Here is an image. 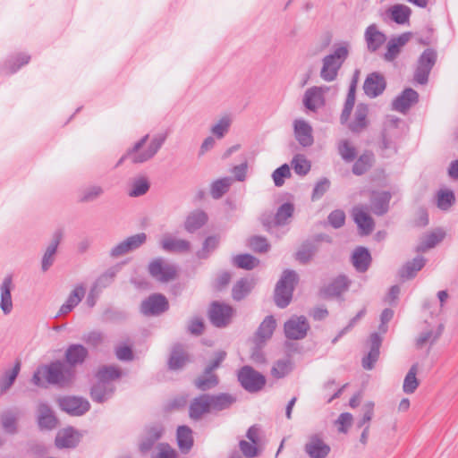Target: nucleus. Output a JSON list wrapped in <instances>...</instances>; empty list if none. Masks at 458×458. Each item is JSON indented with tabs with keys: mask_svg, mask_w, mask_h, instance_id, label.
Here are the masks:
<instances>
[{
	"mask_svg": "<svg viewBox=\"0 0 458 458\" xmlns=\"http://www.w3.org/2000/svg\"><path fill=\"white\" fill-rule=\"evenodd\" d=\"M76 369L64 361L55 360L47 365L39 366L33 374L32 383L39 387L48 385L59 387L71 386L75 379Z\"/></svg>",
	"mask_w": 458,
	"mask_h": 458,
	"instance_id": "nucleus-1",
	"label": "nucleus"
},
{
	"mask_svg": "<svg viewBox=\"0 0 458 458\" xmlns=\"http://www.w3.org/2000/svg\"><path fill=\"white\" fill-rule=\"evenodd\" d=\"M149 135L146 134L139 141H137L132 148L127 150V152L120 158L117 165H121L125 159H130L133 164H142L150 160L161 148L166 140L165 134H158L154 136L148 148L141 150L148 140Z\"/></svg>",
	"mask_w": 458,
	"mask_h": 458,
	"instance_id": "nucleus-2",
	"label": "nucleus"
},
{
	"mask_svg": "<svg viewBox=\"0 0 458 458\" xmlns=\"http://www.w3.org/2000/svg\"><path fill=\"white\" fill-rule=\"evenodd\" d=\"M350 48L351 45L348 41L335 44L333 52L322 59L320 70L322 80L331 82L337 78L339 70L349 56Z\"/></svg>",
	"mask_w": 458,
	"mask_h": 458,
	"instance_id": "nucleus-3",
	"label": "nucleus"
},
{
	"mask_svg": "<svg viewBox=\"0 0 458 458\" xmlns=\"http://www.w3.org/2000/svg\"><path fill=\"white\" fill-rule=\"evenodd\" d=\"M297 282L298 275L295 271L286 269L283 272L275 289L274 300L277 307L284 309L289 305Z\"/></svg>",
	"mask_w": 458,
	"mask_h": 458,
	"instance_id": "nucleus-4",
	"label": "nucleus"
},
{
	"mask_svg": "<svg viewBox=\"0 0 458 458\" xmlns=\"http://www.w3.org/2000/svg\"><path fill=\"white\" fill-rule=\"evenodd\" d=\"M241 386L250 393L260 391L266 385V377L250 366H243L238 372Z\"/></svg>",
	"mask_w": 458,
	"mask_h": 458,
	"instance_id": "nucleus-5",
	"label": "nucleus"
},
{
	"mask_svg": "<svg viewBox=\"0 0 458 458\" xmlns=\"http://www.w3.org/2000/svg\"><path fill=\"white\" fill-rule=\"evenodd\" d=\"M149 275L158 282L167 283L175 279L177 268L162 258L153 259L148 267Z\"/></svg>",
	"mask_w": 458,
	"mask_h": 458,
	"instance_id": "nucleus-6",
	"label": "nucleus"
},
{
	"mask_svg": "<svg viewBox=\"0 0 458 458\" xmlns=\"http://www.w3.org/2000/svg\"><path fill=\"white\" fill-rule=\"evenodd\" d=\"M437 52L432 48L425 49L419 57L414 72V81L424 85L428 81L429 73L437 62Z\"/></svg>",
	"mask_w": 458,
	"mask_h": 458,
	"instance_id": "nucleus-7",
	"label": "nucleus"
},
{
	"mask_svg": "<svg viewBox=\"0 0 458 458\" xmlns=\"http://www.w3.org/2000/svg\"><path fill=\"white\" fill-rule=\"evenodd\" d=\"M234 314L232 306L219 301H213L208 310V318L216 327H225L228 326Z\"/></svg>",
	"mask_w": 458,
	"mask_h": 458,
	"instance_id": "nucleus-8",
	"label": "nucleus"
},
{
	"mask_svg": "<svg viewBox=\"0 0 458 458\" xmlns=\"http://www.w3.org/2000/svg\"><path fill=\"white\" fill-rule=\"evenodd\" d=\"M399 119H391L385 125L381 137V146L380 148L383 151L384 157H389L392 154H395L397 152L396 147V138L398 136V123Z\"/></svg>",
	"mask_w": 458,
	"mask_h": 458,
	"instance_id": "nucleus-9",
	"label": "nucleus"
},
{
	"mask_svg": "<svg viewBox=\"0 0 458 458\" xmlns=\"http://www.w3.org/2000/svg\"><path fill=\"white\" fill-rule=\"evenodd\" d=\"M169 309V303L165 295L153 293L142 301L140 310L145 316H159Z\"/></svg>",
	"mask_w": 458,
	"mask_h": 458,
	"instance_id": "nucleus-10",
	"label": "nucleus"
},
{
	"mask_svg": "<svg viewBox=\"0 0 458 458\" xmlns=\"http://www.w3.org/2000/svg\"><path fill=\"white\" fill-rule=\"evenodd\" d=\"M310 324L304 316H293L284 326L286 338L291 340H301L307 335Z\"/></svg>",
	"mask_w": 458,
	"mask_h": 458,
	"instance_id": "nucleus-11",
	"label": "nucleus"
},
{
	"mask_svg": "<svg viewBox=\"0 0 458 458\" xmlns=\"http://www.w3.org/2000/svg\"><path fill=\"white\" fill-rule=\"evenodd\" d=\"M147 241V234L145 233H140L131 235L123 242L115 245L110 251V256L113 258H118L130 251L137 250Z\"/></svg>",
	"mask_w": 458,
	"mask_h": 458,
	"instance_id": "nucleus-12",
	"label": "nucleus"
},
{
	"mask_svg": "<svg viewBox=\"0 0 458 458\" xmlns=\"http://www.w3.org/2000/svg\"><path fill=\"white\" fill-rule=\"evenodd\" d=\"M59 403L63 411L73 416H81L90 408V404L86 399L77 396L64 397Z\"/></svg>",
	"mask_w": 458,
	"mask_h": 458,
	"instance_id": "nucleus-13",
	"label": "nucleus"
},
{
	"mask_svg": "<svg viewBox=\"0 0 458 458\" xmlns=\"http://www.w3.org/2000/svg\"><path fill=\"white\" fill-rule=\"evenodd\" d=\"M386 87L385 77L379 72L369 73L363 83L364 93L370 98L381 95Z\"/></svg>",
	"mask_w": 458,
	"mask_h": 458,
	"instance_id": "nucleus-14",
	"label": "nucleus"
},
{
	"mask_svg": "<svg viewBox=\"0 0 458 458\" xmlns=\"http://www.w3.org/2000/svg\"><path fill=\"white\" fill-rule=\"evenodd\" d=\"M304 450L310 458H326L331 448L318 434H314L309 437L304 445Z\"/></svg>",
	"mask_w": 458,
	"mask_h": 458,
	"instance_id": "nucleus-15",
	"label": "nucleus"
},
{
	"mask_svg": "<svg viewBox=\"0 0 458 458\" xmlns=\"http://www.w3.org/2000/svg\"><path fill=\"white\" fill-rule=\"evenodd\" d=\"M364 39L369 53L377 52L386 41V36L376 24H370L364 32Z\"/></svg>",
	"mask_w": 458,
	"mask_h": 458,
	"instance_id": "nucleus-16",
	"label": "nucleus"
},
{
	"mask_svg": "<svg viewBox=\"0 0 458 458\" xmlns=\"http://www.w3.org/2000/svg\"><path fill=\"white\" fill-rule=\"evenodd\" d=\"M369 106L364 103L357 105L354 117L352 122L349 123L348 128L353 133H360L369 126Z\"/></svg>",
	"mask_w": 458,
	"mask_h": 458,
	"instance_id": "nucleus-17",
	"label": "nucleus"
},
{
	"mask_svg": "<svg viewBox=\"0 0 458 458\" xmlns=\"http://www.w3.org/2000/svg\"><path fill=\"white\" fill-rule=\"evenodd\" d=\"M114 392V383H106L97 379V382L91 386L90 397L93 402L103 403L112 398Z\"/></svg>",
	"mask_w": 458,
	"mask_h": 458,
	"instance_id": "nucleus-18",
	"label": "nucleus"
},
{
	"mask_svg": "<svg viewBox=\"0 0 458 458\" xmlns=\"http://www.w3.org/2000/svg\"><path fill=\"white\" fill-rule=\"evenodd\" d=\"M211 411L209 394H203L193 398L189 406V416L191 420H199L206 413Z\"/></svg>",
	"mask_w": 458,
	"mask_h": 458,
	"instance_id": "nucleus-19",
	"label": "nucleus"
},
{
	"mask_svg": "<svg viewBox=\"0 0 458 458\" xmlns=\"http://www.w3.org/2000/svg\"><path fill=\"white\" fill-rule=\"evenodd\" d=\"M353 218L360 233L368 235L372 233L375 227L373 218L368 214V208L364 206L355 207L352 211Z\"/></svg>",
	"mask_w": 458,
	"mask_h": 458,
	"instance_id": "nucleus-20",
	"label": "nucleus"
},
{
	"mask_svg": "<svg viewBox=\"0 0 458 458\" xmlns=\"http://www.w3.org/2000/svg\"><path fill=\"white\" fill-rule=\"evenodd\" d=\"M392 195L389 191H373L370 198V209L377 216L385 215L389 209Z\"/></svg>",
	"mask_w": 458,
	"mask_h": 458,
	"instance_id": "nucleus-21",
	"label": "nucleus"
},
{
	"mask_svg": "<svg viewBox=\"0 0 458 458\" xmlns=\"http://www.w3.org/2000/svg\"><path fill=\"white\" fill-rule=\"evenodd\" d=\"M370 350L362 359V367L365 369H372L379 357V349L382 344V338L377 333H372L369 336Z\"/></svg>",
	"mask_w": 458,
	"mask_h": 458,
	"instance_id": "nucleus-22",
	"label": "nucleus"
},
{
	"mask_svg": "<svg viewBox=\"0 0 458 458\" xmlns=\"http://www.w3.org/2000/svg\"><path fill=\"white\" fill-rule=\"evenodd\" d=\"M63 235L64 233L62 229H58L53 233L51 242L47 248L41 261V268L44 272L48 270L53 265L57 247L62 241Z\"/></svg>",
	"mask_w": 458,
	"mask_h": 458,
	"instance_id": "nucleus-23",
	"label": "nucleus"
},
{
	"mask_svg": "<svg viewBox=\"0 0 458 458\" xmlns=\"http://www.w3.org/2000/svg\"><path fill=\"white\" fill-rule=\"evenodd\" d=\"M160 245L166 252L173 253H187L191 251V244L189 241L184 239H178L173 236H165Z\"/></svg>",
	"mask_w": 458,
	"mask_h": 458,
	"instance_id": "nucleus-24",
	"label": "nucleus"
},
{
	"mask_svg": "<svg viewBox=\"0 0 458 458\" xmlns=\"http://www.w3.org/2000/svg\"><path fill=\"white\" fill-rule=\"evenodd\" d=\"M419 100V94L411 88L405 89L393 102V108L398 112H406Z\"/></svg>",
	"mask_w": 458,
	"mask_h": 458,
	"instance_id": "nucleus-25",
	"label": "nucleus"
},
{
	"mask_svg": "<svg viewBox=\"0 0 458 458\" xmlns=\"http://www.w3.org/2000/svg\"><path fill=\"white\" fill-rule=\"evenodd\" d=\"M410 38L411 33L409 32L403 33L396 38H391L387 42L386 52L384 55L385 60L388 62L394 61L400 54L402 47L406 45Z\"/></svg>",
	"mask_w": 458,
	"mask_h": 458,
	"instance_id": "nucleus-26",
	"label": "nucleus"
},
{
	"mask_svg": "<svg viewBox=\"0 0 458 458\" xmlns=\"http://www.w3.org/2000/svg\"><path fill=\"white\" fill-rule=\"evenodd\" d=\"M325 90L321 87H312L306 90L303 97L305 107L310 111H316L318 107L324 106Z\"/></svg>",
	"mask_w": 458,
	"mask_h": 458,
	"instance_id": "nucleus-27",
	"label": "nucleus"
},
{
	"mask_svg": "<svg viewBox=\"0 0 458 458\" xmlns=\"http://www.w3.org/2000/svg\"><path fill=\"white\" fill-rule=\"evenodd\" d=\"M189 361V355L181 344L173 346L170 357L168 359V369L171 370H178L182 369Z\"/></svg>",
	"mask_w": 458,
	"mask_h": 458,
	"instance_id": "nucleus-28",
	"label": "nucleus"
},
{
	"mask_svg": "<svg viewBox=\"0 0 458 458\" xmlns=\"http://www.w3.org/2000/svg\"><path fill=\"white\" fill-rule=\"evenodd\" d=\"M294 134L302 147H310L313 144L312 128L306 121L296 120L294 122Z\"/></svg>",
	"mask_w": 458,
	"mask_h": 458,
	"instance_id": "nucleus-29",
	"label": "nucleus"
},
{
	"mask_svg": "<svg viewBox=\"0 0 458 458\" xmlns=\"http://www.w3.org/2000/svg\"><path fill=\"white\" fill-rule=\"evenodd\" d=\"M13 288V277L12 276H6L1 284L0 292H1V301H0V308L5 315L11 313L13 310V301L11 291Z\"/></svg>",
	"mask_w": 458,
	"mask_h": 458,
	"instance_id": "nucleus-30",
	"label": "nucleus"
},
{
	"mask_svg": "<svg viewBox=\"0 0 458 458\" xmlns=\"http://www.w3.org/2000/svg\"><path fill=\"white\" fill-rule=\"evenodd\" d=\"M55 442L58 448H73L80 442V437L72 428H68L57 433Z\"/></svg>",
	"mask_w": 458,
	"mask_h": 458,
	"instance_id": "nucleus-31",
	"label": "nucleus"
},
{
	"mask_svg": "<svg viewBox=\"0 0 458 458\" xmlns=\"http://www.w3.org/2000/svg\"><path fill=\"white\" fill-rule=\"evenodd\" d=\"M89 354L88 350L81 344H71L65 352V363L74 368L82 364Z\"/></svg>",
	"mask_w": 458,
	"mask_h": 458,
	"instance_id": "nucleus-32",
	"label": "nucleus"
},
{
	"mask_svg": "<svg viewBox=\"0 0 458 458\" xmlns=\"http://www.w3.org/2000/svg\"><path fill=\"white\" fill-rule=\"evenodd\" d=\"M349 285L348 278L345 276H339L321 290V294L323 297H337L345 292Z\"/></svg>",
	"mask_w": 458,
	"mask_h": 458,
	"instance_id": "nucleus-33",
	"label": "nucleus"
},
{
	"mask_svg": "<svg viewBox=\"0 0 458 458\" xmlns=\"http://www.w3.org/2000/svg\"><path fill=\"white\" fill-rule=\"evenodd\" d=\"M352 262L358 272H366L371 262L369 251L364 247L356 248L352 256Z\"/></svg>",
	"mask_w": 458,
	"mask_h": 458,
	"instance_id": "nucleus-34",
	"label": "nucleus"
},
{
	"mask_svg": "<svg viewBox=\"0 0 458 458\" xmlns=\"http://www.w3.org/2000/svg\"><path fill=\"white\" fill-rule=\"evenodd\" d=\"M208 222V215L200 209L192 211L188 215L184 222V229L193 233Z\"/></svg>",
	"mask_w": 458,
	"mask_h": 458,
	"instance_id": "nucleus-35",
	"label": "nucleus"
},
{
	"mask_svg": "<svg viewBox=\"0 0 458 458\" xmlns=\"http://www.w3.org/2000/svg\"><path fill=\"white\" fill-rule=\"evenodd\" d=\"M426 259L418 256L411 261L406 262L402 268L399 270V276L403 280H409L413 278L417 273L425 266Z\"/></svg>",
	"mask_w": 458,
	"mask_h": 458,
	"instance_id": "nucleus-36",
	"label": "nucleus"
},
{
	"mask_svg": "<svg viewBox=\"0 0 458 458\" xmlns=\"http://www.w3.org/2000/svg\"><path fill=\"white\" fill-rule=\"evenodd\" d=\"M356 84H357V79L354 78L349 86V89H348L346 99H345V102L344 105V108H343L342 114L340 115V121H341L342 124H344L349 121L352 111L355 105Z\"/></svg>",
	"mask_w": 458,
	"mask_h": 458,
	"instance_id": "nucleus-37",
	"label": "nucleus"
},
{
	"mask_svg": "<svg viewBox=\"0 0 458 458\" xmlns=\"http://www.w3.org/2000/svg\"><path fill=\"white\" fill-rule=\"evenodd\" d=\"M85 294V289L83 286L79 285L70 293L66 301L61 306L58 316L65 315L71 312L82 300Z\"/></svg>",
	"mask_w": 458,
	"mask_h": 458,
	"instance_id": "nucleus-38",
	"label": "nucleus"
},
{
	"mask_svg": "<svg viewBox=\"0 0 458 458\" xmlns=\"http://www.w3.org/2000/svg\"><path fill=\"white\" fill-rule=\"evenodd\" d=\"M193 384L196 388L205 392L215 388L219 384V377L214 372L204 369L203 373L194 379Z\"/></svg>",
	"mask_w": 458,
	"mask_h": 458,
	"instance_id": "nucleus-39",
	"label": "nucleus"
},
{
	"mask_svg": "<svg viewBox=\"0 0 458 458\" xmlns=\"http://www.w3.org/2000/svg\"><path fill=\"white\" fill-rule=\"evenodd\" d=\"M177 444L182 453L187 454L193 445L192 430L188 426H179L177 428Z\"/></svg>",
	"mask_w": 458,
	"mask_h": 458,
	"instance_id": "nucleus-40",
	"label": "nucleus"
},
{
	"mask_svg": "<svg viewBox=\"0 0 458 458\" xmlns=\"http://www.w3.org/2000/svg\"><path fill=\"white\" fill-rule=\"evenodd\" d=\"M38 413V422L41 428L52 429L56 427V419L47 404H39Z\"/></svg>",
	"mask_w": 458,
	"mask_h": 458,
	"instance_id": "nucleus-41",
	"label": "nucleus"
},
{
	"mask_svg": "<svg viewBox=\"0 0 458 458\" xmlns=\"http://www.w3.org/2000/svg\"><path fill=\"white\" fill-rule=\"evenodd\" d=\"M209 402L211 411H223L228 409L235 402V398L229 394L222 393L209 394Z\"/></svg>",
	"mask_w": 458,
	"mask_h": 458,
	"instance_id": "nucleus-42",
	"label": "nucleus"
},
{
	"mask_svg": "<svg viewBox=\"0 0 458 458\" xmlns=\"http://www.w3.org/2000/svg\"><path fill=\"white\" fill-rule=\"evenodd\" d=\"M254 280L242 278L236 282L233 287L232 296L235 301H241L245 298L254 287Z\"/></svg>",
	"mask_w": 458,
	"mask_h": 458,
	"instance_id": "nucleus-43",
	"label": "nucleus"
},
{
	"mask_svg": "<svg viewBox=\"0 0 458 458\" xmlns=\"http://www.w3.org/2000/svg\"><path fill=\"white\" fill-rule=\"evenodd\" d=\"M374 156L372 152L366 151L359 157L352 165V173L355 175L365 174L373 165Z\"/></svg>",
	"mask_w": 458,
	"mask_h": 458,
	"instance_id": "nucleus-44",
	"label": "nucleus"
},
{
	"mask_svg": "<svg viewBox=\"0 0 458 458\" xmlns=\"http://www.w3.org/2000/svg\"><path fill=\"white\" fill-rule=\"evenodd\" d=\"M445 238V233L441 230L432 232L427 234L421 242L417 246L416 250L418 252H425L426 250L434 248L437 243L443 241Z\"/></svg>",
	"mask_w": 458,
	"mask_h": 458,
	"instance_id": "nucleus-45",
	"label": "nucleus"
},
{
	"mask_svg": "<svg viewBox=\"0 0 458 458\" xmlns=\"http://www.w3.org/2000/svg\"><path fill=\"white\" fill-rule=\"evenodd\" d=\"M390 18L397 24H404L409 21L411 11L404 4H394L389 8Z\"/></svg>",
	"mask_w": 458,
	"mask_h": 458,
	"instance_id": "nucleus-46",
	"label": "nucleus"
},
{
	"mask_svg": "<svg viewBox=\"0 0 458 458\" xmlns=\"http://www.w3.org/2000/svg\"><path fill=\"white\" fill-rule=\"evenodd\" d=\"M121 376L122 370L115 366H103L96 374L98 380L106 383H114V380L120 378Z\"/></svg>",
	"mask_w": 458,
	"mask_h": 458,
	"instance_id": "nucleus-47",
	"label": "nucleus"
},
{
	"mask_svg": "<svg viewBox=\"0 0 458 458\" xmlns=\"http://www.w3.org/2000/svg\"><path fill=\"white\" fill-rule=\"evenodd\" d=\"M418 369V364L415 363L410 368L408 373L406 374L403 385V390L405 394H413L418 388L420 385V382L416 377Z\"/></svg>",
	"mask_w": 458,
	"mask_h": 458,
	"instance_id": "nucleus-48",
	"label": "nucleus"
},
{
	"mask_svg": "<svg viewBox=\"0 0 458 458\" xmlns=\"http://www.w3.org/2000/svg\"><path fill=\"white\" fill-rule=\"evenodd\" d=\"M317 251L318 247L315 243L306 242L301 244L296 252L295 259L301 264H307L312 259Z\"/></svg>",
	"mask_w": 458,
	"mask_h": 458,
	"instance_id": "nucleus-49",
	"label": "nucleus"
},
{
	"mask_svg": "<svg viewBox=\"0 0 458 458\" xmlns=\"http://www.w3.org/2000/svg\"><path fill=\"white\" fill-rule=\"evenodd\" d=\"M233 179L225 177L212 182L210 186V194L213 199H218L223 197L230 189Z\"/></svg>",
	"mask_w": 458,
	"mask_h": 458,
	"instance_id": "nucleus-50",
	"label": "nucleus"
},
{
	"mask_svg": "<svg viewBox=\"0 0 458 458\" xmlns=\"http://www.w3.org/2000/svg\"><path fill=\"white\" fill-rule=\"evenodd\" d=\"M19 412L13 411H4L1 416V423L4 430L11 435L17 432V420Z\"/></svg>",
	"mask_w": 458,
	"mask_h": 458,
	"instance_id": "nucleus-51",
	"label": "nucleus"
},
{
	"mask_svg": "<svg viewBox=\"0 0 458 458\" xmlns=\"http://www.w3.org/2000/svg\"><path fill=\"white\" fill-rule=\"evenodd\" d=\"M21 369L20 362H16L14 367L12 369H9L4 373V375L0 378V393L4 394L7 390L10 389V387L14 383Z\"/></svg>",
	"mask_w": 458,
	"mask_h": 458,
	"instance_id": "nucleus-52",
	"label": "nucleus"
},
{
	"mask_svg": "<svg viewBox=\"0 0 458 458\" xmlns=\"http://www.w3.org/2000/svg\"><path fill=\"white\" fill-rule=\"evenodd\" d=\"M455 202V196L451 190H439L437 192V206L439 209L447 211Z\"/></svg>",
	"mask_w": 458,
	"mask_h": 458,
	"instance_id": "nucleus-53",
	"label": "nucleus"
},
{
	"mask_svg": "<svg viewBox=\"0 0 458 458\" xmlns=\"http://www.w3.org/2000/svg\"><path fill=\"white\" fill-rule=\"evenodd\" d=\"M276 326V319L273 316L266 317L258 328L257 336L262 340L269 339L273 335Z\"/></svg>",
	"mask_w": 458,
	"mask_h": 458,
	"instance_id": "nucleus-54",
	"label": "nucleus"
},
{
	"mask_svg": "<svg viewBox=\"0 0 458 458\" xmlns=\"http://www.w3.org/2000/svg\"><path fill=\"white\" fill-rule=\"evenodd\" d=\"M259 263V260L250 254H240L236 255L233 259V264L239 267L247 270H251L256 267Z\"/></svg>",
	"mask_w": 458,
	"mask_h": 458,
	"instance_id": "nucleus-55",
	"label": "nucleus"
},
{
	"mask_svg": "<svg viewBox=\"0 0 458 458\" xmlns=\"http://www.w3.org/2000/svg\"><path fill=\"white\" fill-rule=\"evenodd\" d=\"M294 211V207L292 203L286 202L282 204L274 217L275 225H284L286 224L288 218H290Z\"/></svg>",
	"mask_w": 458,
	"mask_h": 458,
	"instance_id": "nucleus-56",
	"label": "nucleus"
},
{
	"mask_svg": "<svg viewBox=\"0 0 458 458\" xmlns=\"http://www.w3.org/2000/svg\"><path fill=\"white\" fill-rule=\"evenodd\" d=\"M293 370V363L290 358L278 360L271 369V374L276 378H282Z\"/></svg>",
	"mask_w": 458,
	"mask_h": 458,
	"instance_id": "nucleus-57",
	"label": "nucleus"
},
{
	"mask_svg": "<svg viewBox=\"0 0 458 458\" xmlns=\"http://www.w3.org/2000/svg\"><path fill=\"white\" fill-rule=\"evenodd\" d=\"M338 153L347 163L352 162L357 157V150L349 140H342L337 146Z\"/></svg>",
	"mask_w": 458,
	"mask_h": 458,
	"instance_id": "nucleus-58",
	"label": "nucleus"
},
{
	"mask_svg": "<svg viewBox=\"0 0 458 458\" xmlns=\"http://www.w3.org/2000/svg\"><path fill=\"white\" fill-rule=\"evenodd\" d=\"M231 124L232 119L228 115H225L211 127L210 131L217 139H222L229 131Z\"/></svg>",
	"mask_w": 458,
	"mask_h": 458,
	"instance_id": "nucleus-59",
	"label": "nucleus"
},
{
	"mask_svg": "<svg viewBox=\"0 0 458 458\" xmlns=\"http://www.w3.org/2000/svg\"><path fill=\"white\" fill-rule=\"evenodd\" d=\"M149 189V182L145 177L136 178L131 182L130 197H140L147 193Z\"/></svg>",
	"mask_w": 458,
	"mask_h": 458,
	"instance_id": "nucleus-60",
	"label": "nucleus"
},
{
	"mask_svg": "<svg viewBox=\"0 0 458 458\" xmlns=\"http://www.w3.org/2000/svg\"><path fill=\"white\" fill-rule=\"evenodd\" d=\"M104 193V189L99 185H90L84 188L81 192V202H92Z\"/></svg>",
	"mask_w": 458,
	"mask_h": 458,
	"instance_id": "nucleus-61",
	"label": "nucleus"
},
{
	"mask_svg": "<svg viewBox=\"0 0 458 458\" xmlns=\"http://www.w3.org/2000/svg\"><path fill=\"white\" fill-rule=\"evenodd\" d=\"M219 244V238L216 236H208L203 242L201 250L197 252L199 259H207L209 254L214 251Z\"/></svg>",
	"mask_w": 458,
	"mask_h": 458,
	"instance_id": "nucleus-62",
	"label": "nucleus"
},
{
	"mask_svg": "<svg viewBox=\"0 0 458 458\" xmlns=\"http://www.w3.org/2000/svg\"><path fill=\"white\" fill-rule=\"evenodd\" d=\"M292 165L295 174L299 175H306L310 170V163L301 154L293 157Z\"/></svg>",
	"mask_w": 458,
	"mask_h": 458,
	"instance_id": "nucleus-63",
	"label": "nucleus"
},
{
	"mask_svg": "<svg viewBox=\"0 0 458 458\" xmlns=\"http://www.w3.org/2000/svg\"><path fill=\"white\" fill-rule=\"evenodd\" d=\"M176 452L168 444H159L152 452L151 458H175Z\"/></svg>",
	"mask_w": 458,
	"mask_h": 458,
	"instance_id": "nucleus-64",
	"label": "nucleus"
}]
</instances>
